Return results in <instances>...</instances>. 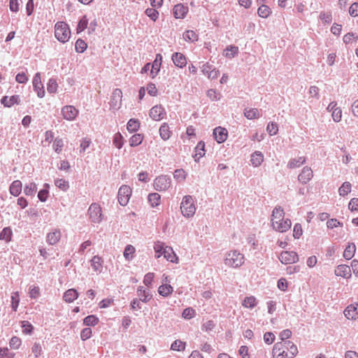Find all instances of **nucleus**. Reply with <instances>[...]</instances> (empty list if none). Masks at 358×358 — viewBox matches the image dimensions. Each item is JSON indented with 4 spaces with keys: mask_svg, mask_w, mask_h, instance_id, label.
I'll return each instance as SVG.
<instances>
[{
    "mask_svg": "<svg viewBox=\"0 0 358 358\" xmlns=\"http://www.w3.org/2000/svg\"><path fill=\"white\" fill-rule=\"evenodd\" d=\"M90 220L94 223H99L103 220V213L101 206L96 203H92L88 209Z\"/></svg>",
    "mask_w": 358,
    "mask_h": 358,
    "instance_id": "423d86ee",
    "label": "nucleus"
},
{
    "mask_svg": "<svg viewBox=\"0 0 358 358\" xmlns=\"http://www.w3.org/2000/svg\"><path fill=\"white\" fill-rule=\"evenodd\" d=\"M264 156L261 152H255L251 156V162L254 166H259L263 162Z\"/></svg>",
    "mask_w": 358,
    "mask_h": 358,
    "instance_id": "c9c22d12",
    "label": "nucleus"
},
{
    "mask_svg": "<svg viewBox=\"0 0 358 358\" xmlns=\"http://www.w3.org/2000/svg\"><path fill=\"white\" fill-rule=\"evenodd\" d=\"M356 246L354 243H350L343 252V257L348 260L351 259L355 253Z\"/></svg>",
    "mask_w": 358,
    "mask_h": 358,
    "instance_id": "473e14b6",
    "label": "nucleus"
},
{
    "mask_svg": "<svg viewBox=\"0 0 358 358\" xmlns=\"http://www.w3.org/2000/svg\"><path fill=\"white\" fill-rule=\"evenodd\" d=\"M143 139V136L140 134L133 135L129 139V144L131 147L140 145Z\"/></svg>",
    "mask_w": 358,
    "mask_h": 358,
    "instance_id": "37998d69",
    "label": "nucleus"
},
{
    "mask_svg": "<svg viewBox=\"0 0 358 358\" xmlns=\"http://www.w3.org/2000/svg\"><path fill=\"white\" fill-rule=\"evenodd\" d=\"M15 353L11 352L7 348H0V358H14Z\"/></svg>",
    "mask_w": 358,
    "mask_h": 358,
    "instance_id": "774afa93",
    "label": "nucleus"
},
{
    "mask_svg": "<svg viewBox=\"0 0 358 358\" xmlns=\"http://www.w3.org/2000/svg\"><path fill=\"white\" fill-rule=\"evenodd\" d=\"M185 342L180 340H176L171 344V349L175 351H183L185 349Z\"/></svg>",
    "mask_w": 358,
    "mask_h": 358,
    "instance_id": "de8ad7c7",
    "label": "nucleus"
},
{
    "mask_svg": "<svg viewBox=\"0 0 358 358\" xmlns=\"http://www.w3.org/2000/svg\"><path fill=\"white\" fill-rule=\"evenodd\" d=\"M336 106L337 103L336 102H331L328 106L327 110L329 112H331V116L333 120L335 122H338L341 120L342 110L340 108L336 107Z\"/></svg>",
    "mask_w": 358,
    "mask_h": 358,
    "instance_id": "dca6fc26",
    "label": "nucleus"
},
{
    "mask_svg": "<svg viewBox=\"0 0 358 358\" xmlns=\"http://www.w3.org/2000/svg\"><path fill=\"white\" fill-rule=\"evenodd\" d=\"M183 38L187 42H195L198 40V35L193 30H187L183 34Z\"/></svg>",
    "mask_w": 358,
    "mask_h": 358,
    "instance_id": "58836bf2",
    "label": "nucleus"
},
{
    "mask_svg": "<svg viewBox=\"0 0 358 358\" xmlns=\"http://www.w3.org/2000/svg\"><path fill=\"white\" fill-rule=\"evenodd\" d=\"M62 114L64 119L72 121L78 116V110L73 106H65L62 109Z\"/></svg>",
    "mask_w": 358,
    "mask_h": 358,
    "instance_id": "f8f14e48",
    "label": "nucleus"
},
{
    "mask_svg": "<svg viewBox=\"0 0 358 358\" xmlns=\"http://www.w3.org/2000/svg\"><path fill=\"white\" fill-rule=\"evenodd\" d=\"M122 92L120 89H115L111 96L110 105L114 110H118L122 105Z\"/></svg>",
    "mask_w": 358,
    "mask_h": 358,
    "instance_id": "1a4fd4ad",
    "label": "nucleus"
},
{
    "mask_svg": "<svg viewBox=\"0 0 358 358\" xmlns=\"http://www.w3.org/2000/svg\"><path fill=\"white\" fill-rule=\"evenodd\" d=\"M20 303V296L18 292H14L11 296V307L14 311H16Z\"/></svg>",
    "mask_w": 358,
    "mask_h": 358,
    "instance_id": "864d4df0",
    "label": "nucleus"
},
{
    "mask_svg": "<svg viewBox=\"0 0 358 358\" xmlns=\"http://www.w3.org/2000/svg\"><path fill=\"white\" fill-rule=\"evenodd\" d=\"M180 210L182 214L186 217H192L196 212V207L193 199L191 196H185L180 203Z\"/></svg>",
    "mask_w": 358,
    "mask_h": 358,
    "instance_id": "39448f33",
    "label": "nucleus"
},
{
    "mask_svg": "<svg viewBox=\"0 0 358 358\" xmlns=\"http://www.w3.org/2000/svg\"><path fill=\"white\" fill-rule=\"evenodd\" d=\"M21 344V339L17 336H13L9 342L10 347L14 350L18 349L20 347Z\"/></svg>",
    "mask_w": 358,
    "mask_h": 358,
    "instance_id": "13d9d810",
    "label": "nucleus"
},
{
    "mask_svg": "<svg viewBox=\"0 0 358 358\" xmlns=\"http://www.w3.org/2000/svg\"><path fill=\"white\" fill-rule=\"evenodd\" d=\"M196 315V311L192 308H187L184 309L182 313V316L184 319L190 320Z\"/></svg>",
    "mask_w": 358,
    "mask_h": 358,
    "instance_id": "603ef678",
    "label": "nucleus"
},
{
    "mask_svg": "<svg viewBox=\"0 0 358 358\" xmlns=\"http://www.w3.org/2000/svg\"><path fill=\"white\" fill-rule=\"evenodd\" d=\"M266 130L271 136L275 135L278 131V124L275 122H269L267 125Z\"/></svg>",
    "mask_w": 358,
    "mask_h": 358,
    "instance_id": "0e129e2a",
    "label": "nucleus"
},
{
    "mask_svg": "<svg viewBox=\"0 0 358 358\" xmlns=\"http://www.w3.org/2000/svg\"><path fill=\"white\" fill-rule=\"evenodd\" d=\"M298 348L292 341L278 342L272 349L273 358H294L298 355Z\"/></svg>",
    "mask_w": 358,
    "mask_h": 358,
    "instance_id": "f257e3e1",
    "label": "nucleus"
},
{
    "mask_svg": "<svg viewBox=\"0 0 358 358\" xmlns=\"http://www.w3.org/2000/svg\"><path fill=\"white\" fill-rule=\"evenodd\" d=\"M37 190V186L34 182H30L24 187V193L27 196L34 195Z\"/></svg>",
    "mask_w": 358,
    "mask_h": 358,
    "instance_id": "a18cd8bd",
    "label": "nucleus"
},
{
    "mask_svg": "<svg viewBox=\"0 0 358 358\" xmlns=\"http://www.w3.org/2000/svg\"><path fill=\"white\" fill-rule=\"evenodd\" d=\"M57 83L55 79H50L47 85V90L49 93H55L57 90Z\"/></svg>",
    "mask_w": 358,
    "mask_h": 358,
    "instance_id": "052dcab7",
    "label": "nucleus"
},
{
    "mask_svg": "<svg viewBox=\"0 0 358 358\" xmlns=\"http://www.w3.org/2000/svg\"><path fill=\"white\" fill-rule=\"evenodd\" d=\"M131 189L129 186L122 185L120 187L118 191V201L120 205L126 206L131 195Z\"/></svg>",
    "mask_w": 358,
    "mask_h": 358,
    "instance_id": "0eeeda50",
    "label": "nucleus"
},
{
    "mask_svg": "<svg viewBox=\"0 0 358 358\" xmlns=\"http://www.w3.org/2000/svg\"><path fill=\"white\" fill-rule=\"evenodd\" d=\"M113 144L114 145L120 149L123 145V137L120 133H117L115 134L113 137Z\"/></svg>",
    "mask_w": 358,
    "mask_h": 358,
    "instance_id": "6e6d98bb",
    "label": "nucleus"
},
{
    "mask_svg": "<svg viewBox=\"0 0 358 358\" xmlns=\"http://www.w3.org/2000/svg\"><path fill=\"white\" fill-rule=\"evenodd\" d=\"M257 300L254 296H246L242 301V306L245 308L252 309L257 305Z\"/></svg>",
    "mask_w": 358,
    "mask_h": 358,
    "instance_id": "393cba45",
    "label": "nucleus"
},
{
    "mask_svg": "<svg viewBox=\"0 0 358 358\" xmlns=\"http://www.w3.org/2000/svg\"><path fill=\"white\" fill-rule=\"evenodd\" d=\"M171 179L166 176H160L155 178L154 187L157 191H165L171 186Z\"/></svg>",
    "mask_w": 358,
    "mask_h": 358,
    "instance_id": "6e6552de",
    "label": "nucleus"
},
{
    "mask_svg": "<svg viewBox=\"0 0 358 358\" xmlns=\"http://www.w3.org/2000/svg\"><path fill=\"white\" fill-rule=\"evenodd\" d=\"M168 282H169V277L164 275L162 278V285L159 287L158 292L161 296L164 297L171 294L173 291V287L168 284Z\"/></svg>",
    "mask_w": 358,
    "mask_h": 358,
    "instance_id": "9d476101",
    "label": "nucleus"
},
{
    "mask_svg": "<svg viewBox=\"0 0 358 358\" xmlns=\"http://www.w3.org/2000/svg\"><path fill=\"white\" fill-rule=\"evenodd\" d=\"M140 127L138 120L136 119H130L127 123V128L129 131L134 132L136 131Z\"/></svg>",
    "mask_w": 358,
    "mask_h": 358,
    "instance_id": "79ce46f5",
    "label": "nucleus"
},
{
    "mask_svg": "<svg viewBox=\"0 0 358 358\" xmlns=\"http://www.w3.org/2000/svg\"><path fill=\"white\" fill-rule=\"evenodd\" d=\"M162 63V56L160 54H157L155 59L151 65L150 76L155 78L159 73Z\"/></svg>",
    "mask_w": 358,
    "mask_h": 358,
    "instance_id": "f3484780",
    "label": "nucleus"
},
{
    "mask_svg": "<svg viewBox=\"0 0 358 358\" xmlns=\"http://www.w3.org/2000/svg\"><path fill=\"white\" fill-rule=\"evenodd\" d=\"M75 48L77 52L82 53L87 49V44L85 41L79 38L76 42Z\"/></svg>",
    "mask_w": 358,
    "mask_h": 358,
    "instance_id": "09e8293b",
    "label": "nucleus"
},
{
    "mask_svg": "<svg viewBox=\"0 0 358 358\" xmlns=\"http://www.w3.org/2000/svg\"><path fill=\"white\" fill-rule=\"evenodd\" d=\"M1 103L3 104L6 107H11L15 103H19L20 97L18 95H13L10 97L3 96L1 99Z\"/></svg>",
    "mask_w": 358,
    "mask_h": 358,
    "instance_id": "a878e982",
    "label": "nucleus"
},
{
    "mask_svg": "<svg viewBox=\"0 0 358 358\" xmlns=\"http://www.w3.org/2000/svg\"><path fill=\"white\" fill-rule=\"evenodd\" d=\"M164 109L161 106H155L150 110V116L154 120H161L164 118Z\"/></svg>",
    "mask_w": 358,
    "mask_h": 358,
    "instance_id": "aec40b11",
    "label": "nucleus"
},
{
    "mask_svg": "<svg viewBox=\"0 0 358 358\" xmlns=\"http://www.w3.org/2000/svg\"><path fill=\"white\" fill-rule=\"evenodd\" d=\"M138 296H139V300L143 302H148L151 299L150 294L142 288L138 289Z\"/></svg>",
    "mask_w": 358,
    "mask_h": 358,
    "instance_id": "4d7b16f0",
    "label": "nucleus"
},
{
    "mask_svg": "<svg viewBox=\"0 0 358 358\" xmlns=\"http://www.w3.org/2000/svg\"><path fill=\"white\" fill-rule=\"evenodd\" d=\"M159 134L162 138L164 141L171 138L172 131L167 123H164L159 128Z\"/></svg>",
    "mask_w": 358,
    "mask_h": 358,
    "instance_id": "bb28decb",
    "label": "nucleus"
},
{
    "mask_svg": "<svg viewBox=\"0 0 358 358\" xmlns=\"http://www.w3.org/2000/svg\"><path fill=\"white\" fill-rule=\"evenodd\" d=\"M343 313L348 320H355L358 319V303L348 306Z\"/></svg>",
    "mask_w": 358,
    "mask_h": 358,
    "instance_id": "4468645a",
    "label": "nucleus"
},
{
    "mask_svg": "<svg viewBox=\"0 0 358 358\" xmlns=\"http://www.w3.org/2000/svg\"><path fill=\"white\" fill-rule=\"evenodd\" d=\"M205 143L203 141L198 143L195 148V154L194 158L195 161H198L201 157L205 155Z\"/></svg>",
    "mask_w": 358,
    "mask_h": 358,
    "instance_id": "2f4dec72",
    "label": "nucleus"
},
{
    "mask_svg": "<svg viewBox=\"0 0 358 358\" xmlns=\"http://www.w3.org/2000/svg\"><path fill=\"white\" fill-rule=\"evenodd\" d=\"M71 32L67 23L59 21L55 24V36L61 43L68 42L71 38Z\"/></svg>",
    "mask_w": 358,
    "mask_h": 358,
    "instance_id": "7ed1b4c3",
    "label": "nucleus"
},
{
    "mask_svg": "<svg viewBox=\"0 0 358 358\" xmlns=\"http://www.w3.org/2000/svg\"><path fill=\"white\" fill-rule=\"evenodd\" d=\"M238 51V48L236 46H229L224 50V56L228 58L234 57Z\"/></svg>",
    "mask_w": 358,
    "mask_h": 358,
    "instance_id": "3c124183",
    "label": "nucleus"
},
{
    "mask_svg": "<svg viewBox=\"0 0 358 358\" xmlns=\"http://www.w3.org/2000/svg\"><path fill=\"white\" fill-rule=\"evenodd\" d=\"M306 162V157L303 156L292 159L288 163L289 169H295L301 166Z\"/></svg>",
    "mask_w": 358,
    "mask_h": 358,
    "instance_id": "7c9ffc66",
    "label": "nucleus"
},
{
    "mask_svg": "<svg viewBox=\"0 0 358 358\" xmlns=\"http://www.w3.org/2000/svg\"><path fill=\"white\" fill-rule=\"evenodd\" d=\"M171 59L174 64L179 68H183L187 65V59L185 56L180 52H175L173 54Z\"/></svg>",
    "mask_w": 358,
    "mask_h": 358,
    "instance_id": "4be33fe9",
    "label": "nucleus"
},
{
    "mask_svg": "<svg viewBox=\"0 0 358 358\" xmlns=\"http://www.w3.org/2000/svg\"><path fill=\"white\" fill-rule=\"evenodd\" d=\"M22 332L25 334H30L34 329L32 324L28 321L22 322Z\"/></svg>",
    "mask_w": 358,
    "mask_h": 358,
    "instance_id": "680f3d73",
    "label": "nucleus"
},
{
    "mask_svg": "<svg viewBox=\"0 0 358 358\" xmlns=\"http://www.w3.org/2000/svg\"><path fill=\"white\" fill-rule=\"evenodd\" d=\"M135 251H136V249L133 245H127L124 249V251L123 252L124 257L127 260L130 261L131 259H133Z\"/></svg>",
    "mask_w": 358,
    "mask_h": 358,
    "instance_id": "ea45409f",
    "label": "nucleus"
},
{
    "mask_svg": "<svg viewBox=\"0 0 358 358\" xmlns=\"http://www.w3.org/2000/svg\"><path fill=\"white\" fill-rule=\"evenodd\" d=\"M64 146L63 140L62 138H56L53 143V149L57 153H60Z\"/></svg>",
    "mask_w": 358,
    "mask_h": 358,
    "instance_id": "69168bd1",
    "label": "nucleus"
},
{
    "mask_svg": "<svg viewBox=\"0 0 358 358\" xmlns=\"http://www.w3.org/2000/svg\"><path fill=\"white\" fill-rule=\"evenodd\" d=\"M148 201L152 207L157 206L160 203L161 196L158 193H151L148 195Z\"/></svg>",
    "mask_w": 358,
    "mask_h": 358,
    "instance_id": "4c0bfd02",
    "label": "nucleus"
},
{
    "mask_svg": "<svg viewBox=\"0 0 358 358\" xmlns=\"http://www.w3.org/2000/svg\"><path fill=\"white\" fill-rule=\"evenodd\" d=\"M188 7L182 3L176 4L173 8V13L176 19H183L188 13Z\"/></svg>",
    "mask_w": 358,
    "mask_h": 358,
    "instance_id": "2eb2a0df",
    "label": "nucleus"
},
{
    "mask_svg": "<svg viewBox=\"0 0 358 358\" xmlns=\"http://www.w3.org/2000/svg\"><path fill=\"white\" fill-rule=\"evenodd\" d=\"M244 263V256L236 250L229 251L225 257L224 264L232 268L241 266Z\"/></svg>",
    "mask_w": 358,
    "mask_h": 358,
    "instance_id": "20e7f679",
    "label": "nucleus"
},
{
    "mask_svg": "<svg viewBox=\"0 0 358 358\" xmlns=\"http://www.w3.org/2000/svg\"><path fill=\"white\" fill-rule=\"evenodd\" d=\"M279 259L285 264H294L298 261V255L292 251H284L281 252Z\"/></svg>",
    "mask_w": 358,
    "mask_h": 358,
    "instance_id": "9b49d317",
    "label": "nucleus"
},
{
    "mask_svg": "<svg viewBox=\"0 0 358 358\" xmlns=\"http://www.w3.org/2000/svg\"><path fill=\"white\" fill-rule=\"evenodd\" d=\"M60 236H61L60 231L55 229L53 231L48 234L47 241L50 245H54L59 241Z\"/></svg>",
    "mask_w": 358,
    "mask_h": 358,
    "instance_id": "c756f323",
    "label": "nucleus"
},
{
    "mask_svg": "<svg viewBox=\"0 0 358 358\" xmlns=\"http://www.w3.org/2000/svg\"><path fill=\"white\" fill-rule=\"evenodd\" d=\"M90 262L91 266L92 267L94 271L101 272L103 263V260L101 257L98 255L94 256L93 258L91 259Z\"/></svg>",
    "mask_w": 358,
    "mask_h": 358,
    "instance_id": "b1692460",
    "label": "nucleus"
},
{
    "mask_svg": "<svg viewBox=\"0 0 358 358\" xmlns=\"http://www.w3.org/2000/svg\"><path fill=\"white\" fill-rule=\"evenodd\" d=\"M351 191V184L349 182H345L338 189L339 194L342 196L347 195Z\"/></svg>",
    "mask_w": 358,
    "mask_h": 358,
    "instance_id": "8fccbe9b",
    "label": "nucleus"
},
{
    "mask_svg": "<svg viewBox=\"0 0 358 358\" xmlns=\"http://www.w3.org/2000/svg\"><path fill=\"white\" fill-rule=\"evenodd\" d=\"M13 236V231L10 227H5L0 233V240L8 243L11 241Z\"/></svg>",
    "mask_w": 358,
    "mask_h": 358,
    "instance_id": "f704fd0d",
    "label": "nucleus"
},
{
    "mask_svg": "<svg viewBox=\"0 0 358 358\" xmlns=\"http://www.w3.org/2000/svg\"><path fill=\"white\" fill-rule=\"evenodd\" d=\"M29 295L31 299H36L40 296V289L37 286H31L29 287Z\"/></svg>",
    "mask_w": 358,
    "mask_h": 358,
    "instance_id": "338daca9",
    "label": "nucleus"
},
{
    "mask_svg": "<svg viewBox=\"0 0 358 358\" xmlns=\"http://www.w3.org/2000/svg\"><path fill=\"white\" fill-rule=\"evenodd\" d=\"M88 24V19L86 15L82 17V18L79 20V22L77 26L76 31L78 34L83 31L85 29H87Z\"/></svg>",
    "mask_w": 358,
    "mask_h": 358,
    "instance_id": "c03bdc74",
    "label": "nucleus"
},
{
    "mask_svg": "<svg viewBox=\"0 0 358 358\" xmlns=\"http://www.w3.org/2000/svg\"><path fill=\"white\" fill-rule=\"evenodd\" d=\"M78 297V292L75 289L66 290L63 296V299L66 303H71Z\"/></svg>",
    "mask_w": 358,
    "mask_h": 358,
    "instance_id": "5701e85b",
    "label": "nucleus"
},
{
    "mask_svg": "<svg viewBox=\"0 0 358 358\" xmlns=\"http://www.w3.org/2000/svg\"><path fill=\"white\" fill-rule=\"evenodd\" d=\"M292 222L288 218L285 219V213L281 207H275L272 212L271 226L277 231L285 232L291 228Z\"/></svg>",
    "mask_w": 358,
    "mask_h": 358,
    "instance_id": "f03ea898",
    "label": "nucleus"
},
{
    "mask_svg": "<svg viewBox=\"0 0 358 358\" xmlns=\"http://www.w3.org/2000/svg\"><path fill=\"white\" fill-rule=\"evenodd\" d=\"M213 135L217 142L222 143L227 140L228 132L225 128L218 127L213 130Z\"/></svg>",
    "mask_w": 358,
    "mask_h": 358,
    "instance_id": "6ab92c4d",
    "label": "nucleus"
},
{
    "mask_svg": "<svg viewBox=\"0 0 358 358\" xmlns=\"http://www.w3.org/2000/svg\"><path fill=\"white\" fill-rule=\"evenodd\" d=\"M164 257L171 262H178V258L173 252L172 248L166 246V250L164 251Z\"/></svg>",
    "mask_w": 358,
    "mask_h": 358,
    "instance_id": "c85d7f7f",
    "label": "nucleus"
},
{
    "mask_svg": "<svg viewBox=\"0 0 358 358\" xmlns=\"http://www.w3.org/2000/svg\"><path fill=\"white\" fill-rule=\"evenodd\" d=\"M145 14L153 21H156L159 17V12L155 8H147Z\"/></svg>",
    "mask_w": 358,
    "mask_h": 358,
    "instance_id": "e2e57ef3",
    "label": "nucleus"
},
{
    "mask_svg": "<svg viewBox=\"0 0 358 358\" xmlns=\"http://www.w3.org/2000/svg\"><path fill=\"white\" fill-rule=\"evenodd\" d=\"M98 322L99 318L94 315L87 316L83 320V323L86 326H95Z\"/></svg>",
    "mask_w": 358,
    "mask_h": 358,
    "instance_id": "49530a36",
    "label": "nucleus"
},
{
    "mask_svg": "<svg viewBox=\"0 0 358 358\" xmlns=\"http://www.w3.org/2000/svg\"><path fill=\"white\" fill-rule=\"evenodd\" d=\"M187 174L183 169H177L174 173V178L180 182L184 181L186 178Z\"/></svg>",
    "mask_w": 358,
    "mask_h": 358,
    "instance_id": "bf43d9fd",
    "label": "nucleus"
},
{
    "mask_svg": "<svg viewBox=\"0 0 358 358\" xmlns=\"http://www.w3.org/2000/svg\"><path fill=\"white\" fill-rule=\"evenodd\" d=\"M257 13L259 17L266 18L271 13V10L268 6L262 5L259 7Z\"/></svg>",
    "mask_w": 358,
    "mask_h": 358,
    "instance_id": "a19ab883",
    "label": "nucleus"
},
{
    "mask_svg": "<svg viewBox=\"0 0 358 358\" xmlns=\"http://www.w3.org/2000/svg\"><path fill=\"white\" fill-rule=\"evenodd\" d=\"M166 246L165 243L161 241H157L155 243L154 250L156 258L158 259L161 256L164 255V251L166 250Z\"/></svg>",
    "mask_w": 358,
    "mask_h": 358,
    "instance_id": "72a5a7b5",
    "label": "nucleus"
},
{
    "mask_svg": "<svg viewBox=\"0 0 358 358\" xmlns=\"http://www.w3.org/2000/svg\"><path fill=\"white\" fill-rule=\"evenodd\" d=\"M55 185L62 191H66L69 189V182L64 179H57L55 182Z\"/></svg>",
    "mask_w": 358,
    "mask_h": 358,
    "instance_id": "5fc2aeb1",
    "label": "nucleus"
},
{
    "mask_svg": "<svg viewBox=\"0 0 358 358\" xmlns=\"http://www.w3.org/2000/svg\"><path fill=\"white\" fill-rule=\"evenodd\" d=\"M313 177V172L311 168L308 166H305L302 169L301 173L299 175L298 179L301 182L306 184L312 179Z\"/></svg>",
    "mask_w": 358,
    "mask_h": 358,
    "instance_id": "a211bd4d",
    "label": "nucleus"
},
{
    "mask_svg": "<svg viewBox=\"0 0 358 358\" xmlns=\"http://www.w3.org/2000/svg\"><path fill=\"white\" fill-rule=\"evenodd\" d=\"M22 184L21 181L15 180L11 183V185L10 186V188H9L10 193L12 195L17 196L20 194V192L22 191Z\"/></svg>",
    "mask_w": 358,
    "mask_h": 358,
    "instance_id": "cd10ccee",
    "label": "nucleus"
},
{
    "mask_svg": "<svg viewBox=\"0 0 358 358\" xmlns=\"http://www.w3.org/2000/svg\"><path fill=\"white\" fill-rule=\"evenodd\" d=\"M33 86L34 90L37 92L38 97L42 98L45 96V90L41 82V76L40 73H36L33 79Z\"/></svg>",
    "mask_w": 358,
    "mask_h": 358,
    "instance_id": "ddd939ff",
    "label": "nucleus"
},
{
    "mask_svg": "<svg viewBox=\"0 0 358 358\" xmlns=\"http://www.w3.org/2000/svg\"><path fill=\"white\" fill-rule=\"evenodd\" d=\"M244 115L249 120L257 119L260 116L257 108H245Z\"/></svg>",
    "mask_w": 358,
    "mask_h": 358,
    "instance_id": "e433bc0d",
    "label": "nucleus"
},
{
    "mask_svg": "<svg viewBox=\"0 0 358 358\" xmlns=\"http://www.w3.org/2000/svg\"><path fill=\"white\" fill-rule=\"evenodd\" d=\"M334 273L336 275L345 278H350L351 277V269L350 267L348 265H338L336 268Z\"/></svg>",
    "mask_w": 358,
    "mask_h": 358,
    "instance_id": "412c9836",
    "label": "nucleus"
}]
</instances>
